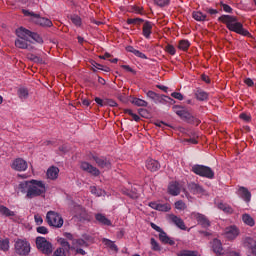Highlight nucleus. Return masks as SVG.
Here are the masks:
<instances>
[{"mask_svg": "<svg viewBox=\"0 0 256 256\" xmlns=\"http://www.w3.org/2000/svg\"><path fill=\"white\" fill-rule=\"evenodd\" d=\"M218 21H220V23H224L229 31H233L243 37H251V33H249L247 29L243 28V24L239 22L237 16L222 15L218 18Z\"/></svg>", "mask_w": 256, "mask_h": 256, "instance_id": "f257e3e1", "label": "nucleus"}, {"mask_svg": "<svg viewBox=\"0 0 256 256\" xmlns=\"http://www.w3.org/2000/svg\"><path fill=\"white\" fill-rule=\"evenodd\" d=\"M45 193H47L45 183L41 180L32 179L26 198L34 199V197H41V195H45Z\"/></svg>", "mask_w": 256, "mask_h": 256, "instance_id": "f03ea898", "label": "nucleus"}, {"mask_svg": "<svg viewBox=\"0 0 256 256\" xmlns=\"http://www.w3.org/2000/svg\"><path fill=\"white\" fill-rule=\"evenodd\" d=\"M22 13L25 17H30V21L35 23V25H39L40 27H53V22L48 18L41 17V15L25 9L22 10Z\"/></svg>", "mask_w": 256, "mask_h": 256, "instance_id": "7ed1b4c3", "label": "nucleus"}, {"mask_svg": "<svg viewBox=\"0 0 256 256\" xmlns=\"http://www.w3.org/2000/svg\"><path fill=\"white\" fill-rule=\"evenodd\" d=\"M173 111L181 118L182 121L189 123L190 125H199L201 120L195 118L189 111L183 109L181 106H173Z\"/></svg>", "mask_w": 256, "mask_h": 256, "instance_id": "20e7f679", "label": "nucleus"}, {"mask_svg": "<svg viewBox=\"0 0 256 256\" xmlns=\"http://www.w3.org/2000/svg\"><path fill=\"white\" fill-rule=\"evenodd\" d=\"M192 172L195 173V175H199V177H205L206 179H214L215 177V172L213 169L205 165L196 164L192 166Z\"/></svg>", "mask_w": 256, "mask_h": 256, "instance_id": "39448f33", "label": "nucleus"}, {"mask_svg": "<svg viewBox=\"0 0 256 256\" xmlns=\"http://www.w3.org/2000/svg\"><path fill=\"white\" fill-rule=\"evenodd\" d=\"M36 247L43 255H51L53 253V244L47 241L45 237L38 236L36 238Z\"/></svg>", "mask_w": 256, "mask_h": 256, "instance_id": "423d86ee", "label": "nucleus"}, {"mask_svg": "<svg viewBox=\"0 0 256 256\" xmlns=\"http://www.w3.org/2000/svg\"><path fill=\"white\" fill-rule=\"evenodd\" d=\"M15 253L21 256H27L31 253V244L27 240L18 239L14 244Z\"/></svg>", "mask_w": 256, "mask_h": 256, "instance_id": "0eeeda50", "label": "nucleus"}, {"mask_svg": "<svg viewBox=\"0 0 256 256\" xmlns=\"http://www.w3.org/2000/svg\"><path fill=\"white\" fill-rule=\"evenodd\" d=\"M46 221L50 227H56L57 229H61L63 227V217L60 216L59 213L55 211H48L46 214Z\"/></svg>", "mask_w": 256, "mask_h": 256, "instance_id": "6e6552de", "label": "nucleus"}, {"mask_svg": "<svg viewBox=\"0 0 256 256\" xmlns=\"http://www.w3.org/2000/svg\"><path fill=\"white\" fill-rule=\"evenodd\" d=\"M16 35L17 37H23V38L27 37L28 39L30 37L31 39H33V41H35L36 43H39L40 45H42L43 43V38L41 37V35H39L36 32H32L24 27H20L16 29Z\"/></svg>", "mask_w": 256, "mask_h": 256, "instance_id": "1a4fd4ad", "label": "nucleus"}, {"mask_svg": "<svg viewBox=\"0 0 256 256\" xmlns=\"http://www.w3.org/2000/svg\"><path fill=\"white\" fill-rule=\"evenodd\" d=\"M58 243H60L61 247L57 248L54 251L53 256H67V253H69L71 249H73V247H71V244H69V242L65 238L58 239Z\"/></svg>", "mask_w": 256, "mask_h": 256, "instance_id": "9d476101", "label": "nucleus"}, {"mask_svg": "<svg viewBox=\"0 0 256 256\" xmlns=\"http://www.w3.org/2000/svg\"><path fill=\"white\" fill-rule=\"evenodd\" d=\"M27 41H29L28 37H18V39L15 40V47L18 49H27V51H33L35 47H33L31 44H28Z\"/></svg>", "mask_w": 256, "mask_h": 256, "instance_id": "9b49d317", "label": "nucleus"}, {"mask_svg": "<svg viewBox=\"0 0 256 256\" xmlns=\"http://www.w3.org/2000/svg\"><path fill=\"white\" fill-rule=\"evenodd\" d=\"M81 170L86 171L87 173H90L91 175H94L95 177H99L101 175V172L97 167H94L89 162H82L81 163Z\"/></svg>", "mask_w": 256, "mask_h": 256, "instance_id": "f8f14e48", "label": "nucleus"}, {"mask_svg": "<svg viewBox=\"0 0 256 256\" xmlns=\"http://www.w3.org/2000/svg\"><path fill=\"white\" fill-rule=\"evenodd\" d=\"M225 237L229 241H233L239 237V228L237 226H230L225 229Z\"/></svg>", "mask_w": 256, "mask_h": 256, "instance_id": "ddd939ff", "label": "nucleus"}, {"mask_svg": "<svg viewBox=\"0 0 256 256\" xmlns=\"http://www.w3.org/2000/svg\"><path fill=\"white\" fill-rule=\"evenodd\" d=\"M92 159L101 169H111V161H109L107 158L92 156Z\"/></svg>", "mask_w": 256, "mask_h": 256, "instance_id": "4468645a", "label": "nucleus"}, {"mask_svg": "<svg viewBox=\"0 0 256 256\" xmlns=\"http://www.w3.org/2000/svg\"><path fill=\"white\" fill-rule=\"evenodd\" d=\"M27 167V161H25L23 158H18L12 163V169H14V171H27Z\"/></svg>", "mask_w": 256, "mask_h": 256, "instance_id": "2eb2a0df", "label": "nucleus"}, {"mask_svg": "<svg viewBox=\"0 0 256 256\" xmlns=\"http://www.w3.org/2000/svg\"><path fill=\"white\" fill-rule=\"evenodd\" d=\"M146 169L155 173V171H159V169H161V164H159V161L150 158L146 160Z\"/></svg>", "mask_w": 256, "mask_h": 256, "instance_id": "dca6fc26", "label": "nucleus"}, {"mask_svg": "<svg viewBox=\"0 0 256 256\" xmlns=\"http://www.w3.org/2000/svg\"><path fill=\"white\" fill-rule=\"evenodd\" d=\"M170 221H172V223H174V225H176V227H178V229H181L182 231L187 230V226H185V222L183 221V219H181L177 215L171 214Z\"/></svg>", "mask_w": 256, "mask_h": 256, "instance_id": "f3484780", "label": "nucleus"}, {"mask_svg": "<svg viewBox=\"0 0 256 256\" xmlns=\"http://www.w3.org/2000/svg\"><path fill=\"white\" fill-rule=\"evenodd\" d=\"M188 190L190 191V193H193V195H201V193H205V189H203V186L195 182H191L190 184H188Z\"/></svg>", "mask_w": 256, "mask_h": 256, "instance_id": "a211bd4d", "label": "nucleus"}, {"mask_svg": "<svg viewBox=\"0 0 256 256\" xmlns=\"http://www.w3.org/2000/svg\"><path fill=\"white\" fill-rule=\"evenodd\" d=\"M212 251L217 255H223V244L221 243V240L215 238L212 241Z\"/></svg>", "mask_w": 256, "mask_h": 256, "instance_id": "6ab92c4d", "label": "nucleus"}, {"mask_svg": "<svg viewBox=\"0 0 256 256\" xmlns=\"http://www.w3.org/2000/svg\"><path fill=\"white\" fill-rule=\"evenodd\" d=\"M168 193L169 195H172L173 197H177L179 193H181V188H179V183L172 182L168 186Z\"/></svg>", "mask_w": 256, "mask_h": 256, "instance_id": "aec40b11", "label": "nucleus"}, {"mask_svg": "<svg viewBox=\"0 0 256 256\" xmlns=\"http://www.w3.org/2000/svg\"><path fill=\"white\" fill-rule=\"evenodd\" d=\"M239 196L243 199L246 203L251 201V192L246 187L241 186L239 188Z\"/></svg>", "mask_w": 256, "mask_h": 256, "instance_id": "412c9836", "label": "nucleus"}, {"mask_svg": "<svg viewBox=\"0 0 256 256\" xmlns=\"http://www.w3.org/2000/svg\"><path fill=\"white\" fill-rule=\"evenodd\" d=\"M152 29L153 24L150 21H145L142 28V34L146 39H149V37H151Z\"/></svg>", "mask_w": 256, "mask_h": 256, "instance_id": "4be33fe9", "label": "nucleus"}, {"mask_svg": "<svg viewBox=\"0 0 256 256\" xmlns=\"http://www.w3.org/2000/svg\"><path fill=\"white\" fill-rule=\"evenodd\" d=\"M95 219L100 225H106L107 227H111L112 225L111 220L101 213L96 214Z\"/></svg>", "mask_w": 256, "mask_h": 256, "instance_id": "5701e85b", "label": "nucleus"}, {"mask_svg": "<svg viewBox=\"0 0 256 256\" xmlns=\"http://www.w3.org/2000/svg\"><path fill=\"white\" fill-rule=\"evenodd\" d=\"M244 245L248 247V249H251L252 255L256 256V241L253 238H246L244 241Z\"/></svg>", "mask_w": 256, "mask_h": 256, "instance_id": "b1692460", "label": "nucleus"}, {"mask_svg": "<svg viewBox=\"0 0 256 256\" xmlns=\"http://www.w3.org/2000/svg\"><path fill=\"white\" fill-rule=\"evenodd\" d=\"M159 239H160L161 243H164V245H175V240L168 237L167 233L163 230L159 234Z\"/></svg>", "mask_w": 256, "mask_h": 256, "instance_id": "393cba45", "label": "nucleus"}, {"mask_svg": "<svg viewBox=\"0 0 256 256\" xmlns=\"http://www.w3.org/2000/svg\"><path fill=\"white\" fill-rule=\"evenodd\" d=\"M47 177L48 179H52V181H55L59 177V168L55 166H51L47 170Z\"/></svg>", "mask_w": 256, "mask_h": 256, "instance_id": "a878e982", "label": "nucleus"}, {"mask_svg": "<svg viewBox=\"0 0 256 256\" xmlns=\"http://www.w3.org/2000/svg\"><path fill=\"white\" fill-rule=\"evenodd\" d=\"M196 221L202 225V227H210L211 222H209V219L203 214H197L196 216Z\"/></svg>", "mask_w": 256, "mask_h": 256, "instance_id": "bb28decb", "label": "nucleus"}, {"mask_svg": "<svg viewBox=\"0 0 256 256\" xmlns=\"http://www.w3.org/2000/svg\"><path fill=\"white\" fill-rule=\"evenodd\" d=\"M102 243H104V245L106 247H108V249L110 251H114L115 253H118L119 252V248L115 245V242L107 239V238H103L102 239Z\"/></svg>", "mask_w": 256, "mask_h": 256, "instance_id": "cd10ccee", "label": "nucleus"}, {"mask_svg": "<svg viewBox=\"0 0 256 256\" xmlns=\"http://www.w3.org/2000/svg\"><path fill=\"white\" fill-rule=\"evenodd\" d=\"M121 191L123 195H127V197H130V199H139V193L137 192L136 189L129 190V189L123 188Z\"/></svg>", "mask_w": 256, "mask_h": 256, "instance_id": "c85d7f7f", "label": "nucleus"}, {"mask_svg": "<svg viewBox=\"0 0 256 256\" xmlns=\"http://www.w3.org/2000/svg\"><path fill=\"white\" fill-rule=\"evenodd\" d=\"M30 187H31V180L21 182L18 186V189L21 191V193H26L27 195L29 193Z\"/></svg>", "mask_w": 256, "mask_h": 256, "instance_id": "c756f323", "label": "nucleus"}, {"mask_svg": "<svg viewBox=\"0 0 256 256\" xmlns=\"http://www.w3.org/2000/svg\"><path fill=\"white\" fill-rule=\"evenodd\" d=\"M242 221L243 223H245V225H248L249 227L255 226V219H253V217H251V215L249 214H243Z\"/></svg>", "mask_w": 256, "mask_h": 256, "instance_id": "7c9ffc66", "label": "nucleus"}, {"mask_svg": "<svg viewBox=\"0 0 256 256\" xmlns=\"http://www.w3.org/2000/svg\"><path fill=\"white\" fill-rule=\"evenodd\" d=\"M0 213L4 217H15V212L11 211L9 208H7L4 205L0 206Z\"/></svg>", "mask_w": 256, "mask_h": 256, "instance_id": "2f4dec72", "label": "nucleus"}, {"mask_svg": "<svg viewBox=\"0 0 256 256\" xmlns=\"http://www.w3.org/2000/svg\"><path fill=\"white\" fill-rule=\"evenodd\" d=\"M195 95H196V99H198V101H207V98L209 97L207 92H205V91H203L201 89H198L195 92Z\"/></svg>", "mask_w": 256, "mask_h": 256, "instance_id": "473e14b6", "label": "nucleus"}, {"mask_svg": "<svg viewBox=\"0 0 256 256\" xmlns=\"http://www.w3.org/2000/svg\"><path fill=\"white\" fill-rule=\"evenodd\" d=\"M131 103L136 105V107H147L149 103L141 98H133Z\"/></svg>", "mask_w": 256, "mask_h": 256, "instance_id": "72a5a7b5", "label": "nucleus"}, {"mask_svg": "<svg viewBox=\"0 0 256 256\" xmlns=\"http://www.w3.org/2000/svg\"><path fill=\"white\" fill-rule=\"evenodd\" d=\"M156 211H163L164 213H167L168 211H171V205L169 203L165 204H158L155 206Z\"/></svg>", "mask_w": 256, "mask_h": 256, "instance_id": "f704fd0d", "label": "nucleus"}, {"mask_svg": "<svg viewBox=\"0 0 256 256\" xmlns=\"http://www.w3.org/2000/svg\"><path fill=\"white\" fill-rule=\"evenodd\" d=\"M177 256H201L199 252L197 251H191V250H182L180 251Z\"/></svg>", "mask_w": 256, "mask_h": 256, "instance_id": "c9c22d12", "label": "nucleus"}, {"mask_svg": "<svg viewBox=\"0 0 256 256\" xmlns=\"http://www.w3.org/2000/svg\"><path fill=\"white\" fill-rule=\"evenodd\" d=\"M218 209H220L221 211H224V213H228V214L233 213V208H231V206L224 203H219Z\"/></svg>", "mask_w": 256, "mask_h": 256, "instance_id": "e433bc0d", "label": "nucleus"}, {"mask_svg": "<svg viewBox=\"0 0 256 256\" xmlns=\"http://www.w3.org/2000/svg\"><path fill=\"white\" fill-rule=\"evenodd\" d=\"M192 17H193V19H195V21H206L207 20V15L202 14L201 12H193Z\"/></svg>", "mask_w": 256, "mask_h": 256, "instance_id": "4c0bfd02", "label": "nucleus"}, {"mask_svg": "<svg viewBox=\"0 0 256 256\" xmlns=\"http://www.w3.org/2000/svg\"><path fill=\"white\" fill-rule=\"evenodd\" d=\"M169 101H173V98L167 96V95H158V98L156 100V103H162V104H165V103H168Z\"/></svg>", "mask_w": 256, "mask_h": 256, "instance_id": "58836bf2", "label": "nucleus"}, {"mask_svg": "<svg viewBox=\"0 0 256 256\" xmlns=\"http://www.w3.org/2000/svg\"><path fill=\"white\" fill-rule=\"evenodd\" d=\"M18 97L20 99H27V97H29V90H27V88H19Z\"/></svg>", "mask_w": 256, "mask_h": 256, "instance_id": "ea45409f", "label": "nucleus"}, {"mask_svg": "<svg viewBox=\"0 0 256 256\" xmlns=\"http://www.w3.org/2000/svg\"><path fill=\"white\" fill-rule=\"evenodd\" d=\"M128 25H141V23H145V20L142 18H129L127 19Z\"/></svg>", "mask_w": 256, "mask_h": 256, "instance_id": "a19ab883", "label": "nucleus"}, {"mask_svg": "<svg viewBox=\"0 0 256 256\" xmlns=\"http://www.w3.org/2000/svg\"><path fill=\"white\" fill-rule=\"evenodd\" d=\"M191 43L188 42V40H180L178 48L181 49L182 51H187L189 49Z\"/></svg>", "mask_w": 256, "mask_h": 256, "instance_id": "79ce46f5", "label": "nucleus"}, {"mask_svg": "<svg viewBox=\"0 0 256 256\" xmlns=\"http://www.w3.org/2000/svg\"><path fill=\"white\" fill-rule=\"evenodd\" d=\"M1 251H9V239L0 240Z\"/></svg>", "mask_w": 256, "mask_h": 256, "instance_id": "37998d69", "label": "nucleus"}, {"mask_svg": "<svg viewBox=\"0 0 256 256\" xmlns=\"http://www.w3.org/2000/svg\"><path fill=\"white\" fill-rule=\"evenodd\" d=\"M150 243L153 251H161V246L159 245V242L155 240V238H151Z\"/></svg>", "mask_w": 256, "mask_h": 256, "instance_id": "c03bdc74", "label": "nucleus"}, {"mask_svg": "<svg viewBox=\"0 0 256 256\" xmlns=\"http://www.w3.org/2000/svg\"><path fill=\"white\" fill-rule=\"evenodd\" d=\"M90 191L93 195H95L96 197H101V195H103V190L95 187V186H91L90 187Z\"/></svg>", "mask_w": 256, "mask_h": 256, "instance_id": "a18cd8bd", "label": "nucleus"}, {"mask_svg": "<svg viewBox=\"0 0 256 256\" xmlns=\"http://www.w3.org/2000/svg\"><path fill=\"white\" fill-rule=\"evenodd\" d=\"M74 245H78L79 247H89V244H87V241L83 239H75L73 240Z\"/></svg>", "mask_w": 256, "mask_h": 256, "instance_id": "49530a36", "label": "nucleus"}, {"mask_svg": "<svg viewBox=\"0 0 256 256\" xmlns=\"http://www.w3.org/2000/svg\"><path fill=\"white\" fill-rule=\"evenodd\" d=\"M146 95H147V97H149V99H152V101H154V103L157 102V99L159 97L158 93H155L154 91H151V90L148 91Z\"/></svg>", "mask_w": 256, "mask_h": 256, "instance_id": "de8ad7c7", "label": "nucleus"}, {"mask_svg": "<svg viewBox=\"0 0 256 256\" xmlns=\"http://www.w3.org/2000/svg\"><path fill=\"white\" fill-rule=\"evenodd\" d=\"M170 0H154L155 5L158 7H167L169 5Z\"/></svg>", "mask_w": 256, "mask_h": 256, "instance_id": "09e8293b", "label": "nucleus"}, {"mask_svg": "<svg viewBox=\"0 0 256 256\" xmlns=\"http://www.w3.org/2000/svg\"><path fill=\"white\" fill-rule=\"evenodd\" d=\"M165 52L169 53V55H175V53H176L175 46H173L171 44L166 45Z\"/></svg>", "mask_w": 256, "mask_h": 256, "instance_id": "8fccbe9b", "label": "nucleus"}, {"mask_svg": "<svg viewBox=\"0 0 256 256\" xmlns=\"http://www.w3.org/2000/svg\"><path fill=\"white\" fill-rule=\"evenodd\" d=\"M186 207L187 206L185 205V202H183V200H179V201L175 202V208L180 211L185 210Z\"/></svg>", "mask_w": 256, "mask_h": 256, "instance_id": "3c124183", "label": "nucleus"}, {"mask_svg": "<svg viewBox=\"0 0 256 256\" xmlns=\"http://www.w3.org/2000/svg\"><path fill=\"white\" fill-rule=\"evenodd\" d=\"M106 107H117V102L113 99L105 98Z\"/></svg>", "mask_w": 256, "mask_h": 256, "instance_id": "603ef678", "label": "nucleus"}, {"mask_svg": "<svg viewBox=\"0 0 256 256\" xmlns=\"http://www.w3.org/2000/svg\"><path fill=\"white\" fill-rule=\"evenodd\" d=\"M94 101L97 103V105H99V107H106L105 98L101 99L99 97H95Z\"/></svg>", "mask_w": 256, "mask_h": 256, "instance_id": "864d4df0", "label": "nucleus"}, {"mask_svg": "<svg viewBox=\"0 0 256 256\" xmlns=\"http://www.w3.org/2000/svg\"><path fill=\"white\" fill-rule=\"evenodd\" d=\"M220 5H221L223 11H225V13H233V8H231V6H229L223 2H221Z\"/></svg>", "mask_w": 256, "mask_h": 256, "instance_id": "5fc2aeb1", "label": "nucleus"}, {"mask_svg": "<svg viewBox=\"0 0 256 256\" xmlns=\"http://www.w3.org/2000/svg\"><path fill=\"white\" fill-rule=\"evenodd\" d=\"M71 21L77 27L81 26V17H79V16H72L71 17Z\"/></svg>", "mask_w": 256, "mask_h": 256, "instance_id": "6e6d98bb", "label": "nucleus"}, {"mask_svg": "<svg viewBox=\"0 0 256 256\" xmlns=\"http://www.w3.org/2000/svg\"><path fill=\"white\" fill-rule=\"evenodd\" d=\"M36 231H37V233H40L41 235H47V233H49V230L45 226H39L36 229Z\"/></svg>", "mask_w": 256, "mask_h": 256, "instance_id": "4d7b16f0", "label": "nucleus"}, {"mask_svg": "<svg viewBox=\"0 0 256 256\" xmlns=\"http://www.w3.org/2000/svg\"><path fill=\"white\" fill-rule=\"evenodd\" d=\"M171 97H173L174 99H178V101H183V94H181L180 92H173L171 94Z\"/></svg>", "mask_w": 256, "mask_h": 256, "instance_id": "13d9d810", "label": "nucleus"}, {"mask_svg": "<svg viewBox=\"0 0 256 256\" xmlns=\"http://www.w3.org/2000/svg\"><path fill=\"white\" fill-rule=\"evenodd\" d=\"M34 219H35V223H36L37 225H43V217H41V215L36 214V215L34 216Z\"/></svg>", "mask_w": 256, "mask_h": 256, "instance_id": "bf43d9fd", "label": "nucleus"}, {"mask_svg": "<svg viewBox=\"0 0 256 256\" xmlns=\"http://www.w3.org/2000/svg\"><path fill=\"white\" fill-rule=\"evenodd\" d=\"M134 55H135L136 57H139L140 59H147V55H145L144 53H142V52L139 51V50L134 51Z\"/></svg>", "mask_w": 256, "mask_h": 256, "instance_id": "052dcab7", "label": "nucleus"}, {"mask_svg": "<svg viewBox=\"0 0 256 256\" xmlns=\"http://www.w3.org/2000/svg\"><path fill=\"white\" fill-rule=\"evenodd\" d=\"M69 146L67 145V144H64V145H62V146H60L59 147V151L61 152V153H69Z\"/></svg>", "mask_w": 256, "mask_h": 256, "instance_id": "680f3d73", "label": "nucleus"}, {"mask_svg": "<svg viewBox=\"0 0 256 256\" xmlns=\"http://www.w3.org/2000/svg\"><path fill=\"white\" fill-rule=\"evenodd\" d=\"M240 119L246 121V123H249V121H251V116L247 115L246 113H242L240 114Z\"/></svg>", "mask_w": 256, "mask_h": 256, "instance_id": "e2e57ef3", "label": "nucleus"}, {"mask_svg": "<svg viewBox=\"0 0 256 256\" xmlns=\"http://www.w3.org/2000/svg\"><path fill=\"white\" fill-rule=\"evenodd\" d=\"M121 67H122V69L129 71V73H133V75L137 74V71H135L133 68L129 67V65H122Z\"/></svg>", "mask_w": 256, "mask_h": 256, "instance_id": "0e129e2a", "label": "nucleus"}, {"mask_svg": "<svg viewBox=\"0 0 256 256\" xmlns=\"http://www.w3.org/2000/svg\"><path fill=\"white\" fill-rule=\"evenodd\" d=\"M244 83L247 85V87H253V85H255V82H253V79L251 78L244 79Z\"/></svg>", "mask_w": 256, "mask_h": 256, "instance_id": "69168bd1", "label": "nucleus"}, {"mask_svg": "<svg viewBox=\"0 0 256 256\" xmlns=\"http://www.w3.org/2000/svg\"><path fill=\"white\" fill-rule=\"evenodd\" d=\"M150 226L152 227V229H154V231H157L159 234H160L161 232H163V230L161 229V227L157 226V224H155V223H153V222L150 223Z\"/></svg>", "mask_w": 256, "mask_h": 256, "instance_id": "338daca9", "label": "nucleus"}, {"mask_svg": "<svg viewBox=\"0 0 256 256\" xmlns=\"http://www.w3.org/2000/svg\"><path fill=\"white\" fill-rule=\"evenodd\" d=\"M206 13H209V15H217V13H219V11H217L216 9H213V8H207Z\"/></svg>", "mask_w": 256, "mask_h": 256, "instance_id": "774afa93", "label": "nucleus"}]
</instances>
